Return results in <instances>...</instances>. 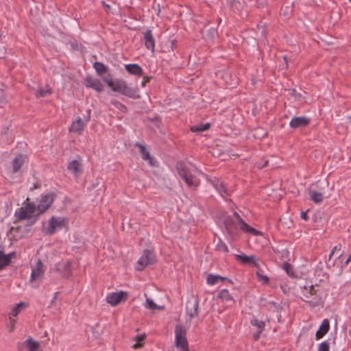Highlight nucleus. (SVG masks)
I'll return each instance as SVG.
<instances>
[{
  "label": "nucleus",
  "mask_w": 351,
  "mask_h": 351,
  "mask_svg": "<svg viewBox=\"0 0 351 351\" xmlns=\"http://www.w3.org/2000/svg\"><path fill=\"white\" fill-rule=\"evenodd\" d=\"M103 80L113 91L119 92L132 99H139L141 97L138 93V88L129 87L126 82L123 80L116 79L114 80L110 75L104 77Z\"/></svg>",
  "instance_id": "obj_1"
},
{
  "label": "nucleus",
  "mask_w": 351,
  "mask_h": 351,
  "mask_svg": "<svg viewBox=\"0 0 351 351\" xmlns=\"http://www.w3.org/2000/svg\"><path fill=\"white\" fill-rule=\"evenodd\" d=\"M225 226L228 232L230 234H233L234 230L237 228H239L246 233H250L254 235L258 234V232L246 223L237 212L233 213V215L231 218H228L226 220Z\"/></svg>",
  "instance_id": "obj_2"
},
{
  "label": "nucleus",
  "mask_w": 351,
  "mask_h": 351,
  "mask_svg": "<svg viewBox=\"0 0 351 351\" xmlns=\"http://www.w3.org/2000/svg\"><path fill=\"white\" fill-rule=\"evenodd\" d=\"M176 169L178 175L184 180L189 187H196L199 185V179L193 174V171L182 162L177 163Z\"/></svg>",
  "instance_id": "obj_3"
},
{
  "label": "nucleus",
  "mask_w": 351,
  "mask_h": 351,
  "mask_svg": "<svg viewBox=\"0 0 351 351\" xmlns=\"http://www.w3.org/2000/svg\"><path fill=\"white\" fill-rule=\"evenodd\" d=\"M90 119V110H88L87 111V115L84 116L83 119L80 117H76L75 120L71 123L70 127L69 128V131L78 135L82 134Z\"/></svg>",
  "instance_id": "obj_4"
},
{
  "label": "nucleus",
  "mask_w": 351,
  "mask_h": 351,
  "mask_svg": "<svg viewBox=\"0 0 351 351\" xmlns=\"http://www.w3.org/2000/svg\"><path fill=\"white\" fill-rule=\"evenodd\" d=\"M175 345L180 350L189 348L186 329L182 324H178L175 328Z\"/></svg>",
  "instance_id": "obj_5"
},
{
  "label": "nucleus",
  "mask_w": 351,
  "mask_h": 351,
  "mask_svg": "<svg viewBox=\"0 0 351 351\" xmlns=\"http://www.w3.org/2000/svg\"><path fill=\"white\" fill-rule=\"evenodd\" d=\"M45 273L44 265L40 260H38L36 265L32 267L29 283L32 287H38Z\"/></svg>",
  "instance_id": "obj_6"
},
{
  "label": "nucleus",
  "mask_w": 351,
  "mask_h": 351,
  "mask_svg": "<svg viewBox=\"0 0 351 351\" xmlns=\"http://www.w3.org/2000/svg\"><path fill=\"white\" fill-rule=\"evenodd\" d=\"M69 223V220L66 217H52L48 222V227L45 229V232L48 235H52L55 233L56 229H62L65 228Z\"/></svg>",
  "instance_id": "obj_7"
},
{
  "label": "nucleus",
  "mask_w": 351,
  "mask_h": 351,
  "mask_svg": "<svg viewBox=\"0 0 351 351\" xmlns=\"http://www.w3.org/2000/svg\"><path fill=\"white\" fill-rule=\"evenodd\" d=\"M303 300L309 303L312 306H316L322 302L321 298L317 295L313 286L309 287L308 289H304L303 291Z\"/></svg>",
  "instance_id": "obj_8"
},
{
  "label": "nucleus",
  "mask_w": 351,
  "mask_h": 351,
  "mask_svg": "<svg viewBox=\"0 0 351 351\" xmlns=\"http://www.w3.org/2000/svg\"><path fill=\"white\" fill-rule=\"evenodd\" d=\"M35 210L36 207L34 204L29 203L16 210L14 215L19 221L29 219L34 215Z\"/></svg>",
  "instance_id": "obj_9"
},
{
  "label": "nucleus",
  "mask_w": 351,
  "mask_h": 351,
  "mask_svg": "<svg viewBox=\"0 0 351 351\" xmlns=\"http://www.w3.org/2000/svg\"><path fill=\"white\" fill-rule=\"evenodd\" d=\"M156 258L154 252L149 250H144L143 255L137 262L136 269L143 270L146 266L154 263Z\"/></svg>",
  "instance_id": "obj_10"
},
{
  "label": "nucleus",
  "mask_w": 351,
  "mask_h": 351,
  "mask_svg": "<svg viewBox=\"0 0 351 351\" xmlns=\"http://www.w3.org/2000/svg\"><path fill=\"white\" fill-rule=\"evenodd\" d=\"M128 294L125 291L114 292L106 296V302L112 306L118 305L121 301L128 298Z\"/></svg>",
  "instance_id": "obj_11"
},
{
  "label": "nucleus",
  "mask_w": 351,
  "mask_h": 351,
  "mask_svg": "<svg viewBox=\"0 0 351 351\" xmlns=\"http://www.w3.org/2000/svg\"><path fill=\"white\" fill-rule=\"evenodd\" d=\"M56 195L53 193L43 195L37 206L40 213L45 212L54 201Z\"/></svg>",
  "instance_id": "obj_12"
},
{
  "label": "nucleus",
  "mask_w": 351,
  "mask_h": 351,
  "mask_svg": "<svg viewBox=\"0 0 351 351\" xmlns=\"http://www.w3.org/2000/svg\"><path fill=\"white\" fill-rule=\"evenodd\" d=\"M143 38L145 41V47L150 50L152 52H154L155 50V39L151 29H147L143 33Z\"/></svg>",
  "instance_id": "obj_13"
},
{
  "label": "nucleus",
  "mask_w": 351,
  "mask_h": 351,
  "mask_svg": "<svg viewBox=\"0 0 351 351\" xmlns=\"http://www.w3.org/2000/svg\"><path fill=\"white\" fill-rule=\"evenodd\" d=\"M86 86L92 88L97 92L100 93L104 89V86L101 82L97 78L90 76H87L85 79Z\"/></svg>",
  "instance_id": "obj_14"
},
{
  "label": "nucleus",
  "mask_w": 351,
  "mask_h": 351,
  "mask_svg": "<svg viewBox=\"0 0 351 351\" xmlns=\"http://www.w3.org/2000/svg\"><path fill=\"white\" fill-rule=\"evenodd\" d=\"M310 123V119L305 117H295L290 123L289 125L292 128H298L307 126Z\"/></svg>",
  "instance_id": "obj_15"
},
{
  "label": "nucleus",
  "mask_w": 351,
  "mask_h": 351,
  "mask_svg": "<svg viewBox=\"0 0 351 351\" xmlns=\"http://www.w3.org/2000/svg\"><path fill=\"white\" fill-rule=\"evenodd\" d=\"M236 259L243 264H252L254 267L259 269V264L255 258L254 256H247L244 254H237L235 256Z\"/></svg>",
  "instance_id": "obj_16"
},
{
  "label": "nucleus",
  "mask_w": 351,
  "mask_h": 351,
  "mask_svg": "<svg viewBox=\"0 0 351 351\" xmlns=\"http://www.w3.org/2000/svg\"><path fill=\"white\" fill-rule=\"evenodd\" d=\"M186 314L190 319L198 315V302H187L186 304Z\"/></svg>",
  "instance_id": "obj_17"
},
{
  "label": "nucleus",
  "mask_w": 351,
  "mask_h": 351,
  "mask_svg": "<svg viewBox=\"0 0 351 351\" xmlns=\"http://www.w3.org/2000/svg\"><path fill=\"white\" fill-rule=\"evenodd\" d=\"M217 299L221 300L223 302L226 303V305H231L234 304V300L232 296L230 295L227 289L221 290L217 296Z\"/></svg>",
  "instance_id": "obj_18"
},
{
  "label": "nucleus",
  "mask_w": 351,
  "mask_h": 351,
  "mask_svg": "<svg viewBox=\"0 0 351 351\" xmlns=\"http://www.w3.org/2000/svg\"><path fill=\"white\" fill-rule=\"evenodd\" d=\"M67 169L75 176H78L82 171V165L80 162L73 160L69 162Z\"/></svg>",
  "instance_id": "obj_19"
},
{
  "label": "nucleus",
  "mask_w": 351,
  "mask_h": 351,
  "mask_svg": "<svg viewBox=\"0 0 351 351\" xmlns=\"http://www.w3.org/2000/svg\"><path fill=\"white\" fill-rule=\"evenodd\" d=\"M14 257H15V252L5 254L2 250H0V270L8 265L11 262V258Z\"/></svg>",
  "instance_id": "obj_20"
},
{
  "label": "nucleus",
  "mask_w": 351,
  "mask_h": 351,
  "mask_svg": "<svg viewBox=\"0 0 351 351\" xmlns=\"http://www.w3.org/2000/svg\"><path fill=\"white\" fill-rule=\"evenodd\" d=\"M211 183L222 197H225L226 195H228L226 186H224L223 183L221 182L219 180L215 178L213 180H211Z\"/></svg>",
  "instance_id": "obj_21"
},
{
  "label": "nucleus",
  "mask_w": 351,
  "mask_h": 351,
  "mask_svg": "<svg viewBox=\"0 0 351 351\" xmlns=\"http://www.w3.org/2000/svg\"><path fill=\"white\" fill-rule=\"evenodd\" d=\"M125 70L130 74L141 76L143 73L142 68L137 64H128L125 65Z\"/></svg>",
  "instance_id": "obj_22"
},
{
  "label": "nucleus",
  "mask_w": 351,
  "mask_h": 351,
  "mask_svg": "<svg viewBox=\"0 0 351 351\" xmlns=\"http://www.w3.org/2000/svg\"><path fill=\"white\" fill-rule=\"evenodd\" d=\"M71 261H67L65 263L57 264L55 269L58 272L64 273L65 275L69 276L71 274Z\"/></svg>",
  "instance_id": "obj_23"
},
{
  "label": "nucleus",
  "mask_w": 351,
  "mask_h": 351,
  "mask_svg": "<svg viewBox=\"0 0 351 351\" xmlns=\"http://www.w3.org/2000/svg\"><path fill=\"white\" fill-rule=\"evenodd\" d=\"M330 324L327 319L323 320L319 330L316 332V339H319L324 336L329 330Z\"/></svg>",
  "instance_id": "obj_24"
},
{
  "label": "nucleus",
  "mask_w": 351,
  "mask_h": 351,
  "mask_svg": "<svg viewBox=\"0 0 351 351\" xmlns=\"http://www.w3.org/2000/svg\"><path fill=\"white\" fill-rule=\"evenodd\" d=\"M25 162V157L22 154H19L16 156L12 162V167L14 172L16 173L19 171L21 167Z\"/></svg>",
  "instance_id": "obj_25"
},
{
  "label": "nucleus",
  "mask_w": 351,
  "mask_h": 351,
  "mask_svg": "<svg viewBox=\"0 0 351 351\" xmlns=\"http://www.w3.org/2000/svg\"><path fill=\"white\" fill-rule=\"evenodd\" d=\"M135 146L139 148V151L142 155V158L144 160H149V162L151 165H154L152 163V158L150 156L149 152L147 150L145 145L140 144L139 143H136Z\"/></svg>",
  "instance_id": "obj_26"
},
{
  "label": "nucleus",
  "mask_w": 351,
  "mask_h": 351,
  "mask_svg": "<svg viewBox=\"0 0 351 351\" xmlns=\"http://www.w3.org/2000/svg\"><path fill=\"white\" fill-rule=\"evenodd\" d=\"M26 348L28 351H37L40 348V343L34 340L32 337H29L25 341Z\"/></svg>",
  "instance_id": "obj_27"
},
{
  "label": "nucleus",
  "mask_w": 351,
  "mask_h": 351,
  "mask_svg": "<svg viewBox=\"0 0 351 351\" xmlns=\"http://www.w3.org/2000/svg\"><path fill=\"white\" fill-rule=\"evenodd\" d=\"M226 280V278L222 277L219 275H213V274H208L206 278V282L210 285H213L217 284L219 280L223 281Z\"/></svg>",
  "instance_id": "obj_28"
},
{
  "label": "nucleus",
  "mask_w": 351,
  "mask_h": 351,
  "mask_svg": "<svg viewBox=\"0 0 351 351\" xmlns=\"http://www.w3.org/2000/svg\"><path fill=\"white\" fill-rule=\"evenodd\" d=\"M310 199L316 204H319L323 201V195L322 193L317 192L315 191H311L309 192Z\"/></svg>",
  "instance_id": "obj_29"
},
{
  "label": "nucleus",
  "mask_w": 351,
  "mask_h": 351,
  "mask_svg": "<svg viewBox=\"0 0 351 351\" xmlns=\"http://www.w3.org/2000/svg\"><path fill=\"white\" fill-rule=\"evenodd\" d=\"M51 88L49 86H46L45 88H39L35 93V95L36 97H44L51 95Z\"/></svg>",
  "instance_id": "obj_30"
},
{
  "label": "nucleus",
  "mask_w": 351,
  "mask_h": 351,
  "mask_svg": "<svg viewBox=\"0 0 351 351\" xmlns=\"http://www.w3.org/2000/svg\"><path fill=\"white\" fill-rule=\"evenodd\" d=\"M210 128L209 123L200 124L199 125H193L191 128V131L193 132H200L208 130Z\"/></svg>",
  "instance_id": "obj_31"
},
{
  "label": "nucleus",
  "mask_w": 351,
  "mask_h": 351,
  "mask_svg": "<svg viewBox=\"0 0 351 351\" xmlns=\"http://www.w3.org/2000/svg\"><path fill=\"white\" fill-rule=\"evenodd\" d=\"M94 68L99 75H102L108 71V67L101 62H95Z\"/></svg>",
  "instance_id": "obj_32"
},
{
  "label": "nucleus",
  "mask_w": 351,
  "mask_h": 351,
  "mask_svg": "<svg viewBox=\"0 0 351 351\" xmlns=\"http://www.w3.org/2000/svg\"><path fill=\"white\" fill-rule=\"evenodd\" d=\"M145 307L147 309L155 310V309H164V306H158L154 301L150 298H147L145 304Z\"/></svg>",
  "instance_id": "obj_33"
},
{
  "label": "nucleus",
  "mask_w": 351,
  "mask_h": 351,
  "mask_svg": "<svg viewBox=\"0 0 351 351\" xmlns=\"http://www.w3.org/2000/svg\"><path fill=\"white\" fill-rule=\"evenodd\" d=\"M26 307V304L25 302H19L16 304L12 309L10 315L13 317H16L20 313L22 308Z\"/></svg>",
  "instance_id": "obj_34"
},
{
  "label": "nucleus",
  "mask_w": 351,
  "mask_h": 351,
  "mask_svg": "<svg viewBox=\"0 0 351 351\" xmlns=\"http://www.w3.org/2000/svg\"><path fill=\"white\" fill-rule=\"evenodd\" d=\"M250 324L252 326H255L258 328V329L259 330V333H261L263 331V330L265 329V324L263 321L258 320L257 319H252L250 321Z\"/></svg>",
  "instance_id": "obj_35"
},
{
  "label": "nucleus",
  "mask_w": 351,
  "mask_h": 351,
  "mask_svg": "<svg viewBox=\"0 0 351 351\" xmlns=\"http://www.w3.org/2000/svg\"><path fill=\"white\" fill-rule=\"evenodd\" d=\"M110 102H111L112 105H113L115 108L119 109L120 111H121L123 112H127V110H128L127 107L122 103L117 101V99H112Z\"/></svg>",
  "instance_id": "obj_36"
},
{
  "label": "nucleus",
  "mask_w": 351,
  "mask_h": 351,
  "mask_svg": "<svg viewBox=\"0 0 351 351\" xmlns=\"http://www.w3.org/2000/svg\"><path fill=\"white\" fill-rule=\"evenodd\" d=\"M145 339V334L136 335L134 337V341H136V343H135L133 346V348L138 349V348H142L143 344L141 343L140 342L144 341Z\"/></svg>",
  "instance_id": "obj_37"
},
{
  "label": "nucleus",
  "mask_w": 351,
  "mask_h": 351,
  "mask_svg": "<svg viewBox=\"0 0 351 351\" xmlns=\"http://www.w3.org/2000/svg\"><path fill=\"white\" fill-rule=\"evenodd\" d=\"M256 274L258 280L261 281L263 285H266L269 283V278L267 276L263 275L261 269H258Z\"/></svg>",
  "instance_id": "obj_38"
},
{
  "label": "nucleus",
  "mask_w": 351,
  "mask_h": 351,
  "mask_svg": "<svg viewBox=\"0 0 351 351\" xmlns=\"http://www.w3.org/2000/svg\"><path fill=\"white\" fill-rule=\"evenodd\" d=\"M216 249L219 252H223L225 253L228 252V246L221 240H219V243L217 244Z\"/></svg>",
  "instance_id": "obj_39"
},
{
  "label": "nucleus",
  "mask_w": 351,
  "mask_h": 351,
  "mask_svg": "<svg viewBox=\"0 0 351 351\" xmlns=\"http://www.w3.org/2000/svg\"><path fill=\"white\" fill-rule=\"evenodd\" d=\"M283 268L289 276H294L293 269L291 264H289L288 263H284Z\"/></svg>",
  "instance_id": "obj_40"
},
{
  "label": "nucleus",
  "mask_w": 351,
  "mask_h": 351,
  "mask_svg": "<svg viewBox=\"0 0 351 351\" xmlns=\"http://www.w3.org/2000/svg\"><path fill=\"white\" fill-rule=\"evenodd\" d=\"M329 343L328 341H323L319 345L317 351H329Z\"/></svg>",
  "instance_id": "obj_41"
},
{
  "label": "nucleus",
  "mask_w": 351,
  "mask_h": 351,
  "mask_svg": "<svg viewBox=\"0 0 351 351\" xmlns=\"http://www.w3.org/2000/svg\"><path fill=\"white\" fill-rule=\"evenodd\" d=\"M25 348H26L25 341L18 343L17 348L19 351H22Z\"/></svg>",
  "instance_id": "obj_42"
},
{
  "label": "nucleus",
  "mask_w": 351,
  "mask_h": 351,
  "mask_svg": "<svg viewBox=\"0 0 351 351\" xmlns=\"http://www.w3.org/2000/svg\"><path fill=\"white\" fill-rule=\"evenodd\" d=\"M10 322H11V326H10V332H12L14 328V323L16 322V319L10 317Z\"/></svg>",
  "instance_id": "obj_43"
},
{
  "label": "nucleus",
  "mask_w": 351,
  "mask_h": 351,
  "mask_svg": "<svg viewBox=\"0 0 351 351\" xmlns=\"http://www.w3.org/2000/svg\"><path fill=\"white\" fill-rule=\"evenodd\" d=\"M209 34H210V38H213L217 34V31L215 29L212 28L210 29Z\"/></svg>",
  "instance_id": "obj_44"
},
{
  "label": "nucleus",
  "mask_w": 351,
  "mask_h": 351,
  "mask_svg": "<svg viewBox=\"0 0 351 351\" xmlns=\"http://www.w3.org/2000/svg\"><path fill=\"white\" fill-rule=\"evenodd\" d=\"M308 210H306V212H302V213H301V218H302V219L305 220V221H306V220L308 219V215H307V212H308Z\"/></svg>",
  "instance_id": "obj_45"
},
{
  "label": "nucleus",
  "mask_w": 351,
  "mask_h": 351,
  "mask_svg": "<svg viewBox=\"0 0 351 351\" xmlns=\"http://www.w3.org/2000/svg\"><path fill=\"white\" fill-rule=\"evenodd\" d=\"M149 81V77H144V80L141 83L142 86H145L146 84Z\"/></svg>",
  "instance_id": "obj_46"
},
{
  "label": "nucleus",
  "mask_w": 351,
  "mask_h": 351,
  "mask_svg": "<svg viewBox=\"0 0 351 351\" xmlns=\"http://www.w3.org/2000/svg\"><path fill=\"white\" fill-rule=\"evenodd\" d=\"M267 165H268V160H265V162H264V164H263V165H258V167L259 168L262 169V168H263V167H267Z\"/></svg>",
  "instance_id": "obj_47"
},
{
  "label": "nucleus",
  "mask_w": 351,
  "mask_h": 351,
  "mask_svg": "<svg viewBox=\"0 0 351 351\" xmlns=\"http://www.w3.org/2000/svg\"><path fill=\"white\" fill-rule=\"evenodd\" d=\"M260 334H261V333H259V330H258V332H257L256 334H254V340L257 341V340L259 339V337H260Z\"/></svg>",
  "instance_id": "obj_48"
},
{
  "label": "nucleus",
  "mask_w": 351,
  "mask_h": 351,
  "mask_svg": "<svg viewBox=\"0 0 351 351\" xmlns=\"http://www.w3.org/2000/svg\"><path fill=\"white\" fill-rule=\"evenodd\" d=\"M337 250H341V246H340V245H339V246H335V247H333V249H332V251H333V252H335V251H337Z\"/></svg>",
  "instance_id": "obj_49"
},
{
  "label": "nucleus",
  "mask_w": 351,
  "mask_h": 351,
  "mask_svg": "<svg viewBox=\"0 0 351 351\" xmlns=\"http://www.w3.org/2000/svg\"><path fill=\"white\" fill-rule=\"evenodd\" d=\"M351 261V254L349 256V257L348 258V259L346 260V264H348V263Z\"/></svg>",
  "instance_id": "obj_50"
},
{
  "label": "nucleus",
  "mask_w": 351,
  "mask_h": 351,
  "mask_svg": "<svg viewBox=\"0 0 351 351\" xmlns=\"http://www.w3.org/2000/svg\"><path fill=\"white\" fill-rule=\"evenodd\" d=\"M335 252H333L332 250L331 251L330 255H329V259H330L332 258V256H333Z\"/></svg>",
  "instance_id": "obj_51"
},
{
  "label": "nucleus",
  "mask_w": 351,
  "mask_h": 351,
  "mask_svg": "<svg viewBox=\"0 0 351 351\" xmlns=\"http://www.w3.org/2000/svg\"><path fill=\"white\" fill-rule=\"evenodd\" d=\"M182 351H189V348H184V349H181Z\"/></svg>",
  "instance_id": "obj_52"
},
{
  "label": "nucleus",
  "mask_w": 351,
  "mask_h": 351,
  "mask_svg": "<svg viewBox=\"0 0 351 351\" xmlns=\"http://www.w3.org/2000/svg\"><path fill=\"white\" fill-rule=\"evenodd\" d=\"M348 120L351 123V115L348 117Z\"/></svg>",
  "instance_id": "obj_53"
},
{
  "label": "nucleus",
  "mask_w": 351,
  "mask_h": 351,
  "mask_svg": "<svg viewBox=\"0 0 351 351\" xmlns=\"http://www.w3.org/2000/svg\"><path fill=\"white\" fill-rule=\"evenodd\" d=\"M283 14H284V15H288V14H289V12H288L287 11H285V12H283Z\"/></svg>",
  "instance_id": "obj_54"
},
{
  "label": "nucleus",
  "mask_w": 351,
  "mask_h": 351,
  "mask_svg": "<svg viewBox=\"0 0 351 351\" xmlns=\"http://www.w3.org/2000/svg\"><path fill=\"white\" fill-rule=\"evenodd\" d=\"M37 187H38V186H37L36 184H34V189H36Z\"/></svg>",
  "instance_id": "obj_55"
},
{
  "label": "nucleus",
  "mask_w": 351,
  "mask_h": 351,
  "mask_svg": "<svg viewBox=\"0 0 351 351\" xmlns=\"http://www.w3.org/2000/svg\"><path fill=\"white\" fill-rule=\"evenodd\" d=\"M106 8H110V6L108 5H106Z\"/></svg>",
  "instance_id": "obj_56"
},
{
  "label": "nucleus",
  "mask_w": 351,
  "mask_h": 351,
  "mask_svg": "<svg viewBox=\"0 0 351 351\" xmlns=\"http://www.w3.org/2000/svg\"><path fill=\"white\" fill-rule=\"evenodd\" d=\"M284 59H285V62H287V58H286V57H284Z\"/></svg>",
  "instance_id": "obj_57"
},
{
  "label": "nucleus",
  "mask_w": 351,
  "mask_h": 351,
  "mask_svg": "<svg viewBox=\"0 0 351 351\" xmlns=\"http://www.w3.org/2000/svg\"><path fill=\"white\" fill-rule=\"evenodd\" d=\"M350 1L351 2V0H350Z\"/></svg>",
  "instance_id": "obj_58"
}]
</instances>
